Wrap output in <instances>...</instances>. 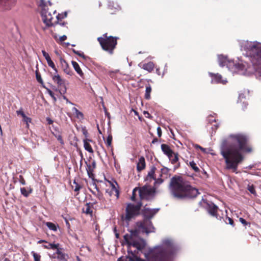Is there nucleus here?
Here are the masks:
<instances>
[{
  "label": "nucleus",
  "mask_w": 261,
  "mask_h": 261,
  "mask_svg": "<svg viewBox=\"0 0 261 261\" xmlns=\"http://www.w3.org/2000/svg\"><path fill=\"white\" fill-rule=\"evenodd\" d=\"M229 139L228 145L221 147L220 153L225 160V169L237 173L239 165L244 160L242 153H250L252 148L245 135H231Z\"/></svg>",
  "instance_id": "obj_1"
},
{
  "label": "nucleus",
  "mask_w": 261,
  "mask_h": 261,
  "mask_svg": "<svg viewBox=\"0 0 261 261\" xmlns=\"http://www.w3.org/2000/svg\"><path fill=\"white\" fill-rule=\"evenodd\" d=\"M169 189L171 195L178 199H193L200 194L197 189L180 176L175 175L170 179Z\"/></svg>",
  "instance_id": "obj_2"
},
{
  "label": "nucleus",
  "mask_w": 261,
  "mask_h": 261,
  "mask_svg": "<svg viewBox=\"0 0 261 261\" xmlns=\"http://www.w3.org/2000/svg\"><path fill=\"white\" fill-rule=\"evenodd\" d=\"M244 48L248 56L250 57L252 64L261 69V43L246 42Z\"/></svg>",
  "instance_id": "obj_3"
},
{
  "label": "nucleus",
  "mask_w": 261,
  "mask_h": 261,
  "mask_svg": "<svg viewBox=\"0 0 261 261\" xmlns=\"http://www.w3.org/2000/svg\"><path fill=\"white\" fill-rule=\"evenodd\" d=\"M139 192V200L141 202L143 200L150 201L154 199L156 194V188L151 187L148 185H145L142 187H135L132 192L130 200L132 201H136V192Z\"/></svg>",
  "instance_id": "obj_4"
},
{
  "label": "nucleus",
  "mask_w": 261,
  "mask_h": 261,
  "mask_svg": "<svg viewBox=\"0 0 261 261\" xmlns=\"http://www.w3.org/2000/svg\"><path fill=\"white\" fill-rule=\"evenodd\" d=\"M165 247L155 251L153 253L154 261H173L174 253L172 243L170 240H166L163 242Z\"/></svg>",
  "instance_id": "obj_5"
},
{
  "label": "nucleus",
  "mask_w": 261,
  "mask_h": 261,
  "mask_svg": "<svg viewBox=\"0 0 261 261\" xmlns=\"http://www.w3.org/2000/svg\"><path fill=\"white\" fill-rule=\"evenodd\" d=\"M107 34H104L102 37H98L97 40L102 49L112 55L114 53V49L116 48L117 44V40L119 38L112 36H107Z\"/></svg>",
  "instance_id": "obj_6"
},
{
  "label": "nucleus",
  "mask_w": 261,
  "mask_h": 261,
  "mask_svg": "<svg viewBox=\"0 0 261 261\" xmlns=\"http://www.w3.org/2000/svg\"><path fill=\"white\" fill-rule=\"evenodd\" d=\"M134 202L136 203V204L131 203L127 204L124 218V220L126 221L129 222L133 218H134L140 214V211L142 206V202L138 201V199H136V201Z\"/></svg>",
  "instance_id": "obj_7"
},
{
  "label": "nucleus",
  "mask_w": 261,
  "mask_h": 261,
  "mask_svg": "<svg viewBox=\"0 0 261 261\" xmlns=\"http://www.w3.org/2000/svg\"><path fill=\"white\" fill-rule=\"evenodd\" d=\"M127 245V252L129 254L132 256H135L138 253V250L141 251L145 246V244L143 241H139L138 239L130 241L129 243H126Z\"/></svg>",
  "instance_id": "obj_8"
},
{
  "label": "nucleus",
  "mask_w": 261,
  "mask_h": 261,
  "mask_svg": "<svg viewBox=\"0 0 261 261\" xmlns=\"http://www.w3.org/2000/svg\"><path fill=\"white\" fill-rule=\"evenodd\" d=\"M136 225L139 229L141 230L142 232L148 234L155 232V229L150 220L143 219L142 221H138Z\"/></svg>",
  "instance_id": "obj_9"
},
{
  "label": "nucleus",
  "mask_w": 261,
  "mask_h": 261,
  "mask_svg": "<svg viewBox=\"0 0 261 261\" xmlns=\"http://www.w3.org/2000/svg\"><path fill=\"white\" fill-rule=\"evenodd\" d=\"M202 202L205 204V208L209 214H210L212 216L216 218L217 219L221 220V218H223V217H220L218 218V207L213 202H207L206 200H202V201H200L199 203L200 205H202Z\"/></svg>",
  "instance_id": "obj_10"
},
{
  "label": "nucleus",
  "mask_w": 261,
  "mask_h": 261,
  "mask_svg": "<svg viewBox=\"0 0 261 261\" xmlns=\"http://www.w3.org/2000/svg\"><path fill=\"white\" fill-rule=\"evenodd\" d=\"M41 16L43 22L46 25L50 26L53 25L56 22V21H53L54 16L51 12H49L45 8H43L41 11Z\"/></svg>",
  "instance_id": "obj_11"
},
{
  "label": "nucleus",
  "mask_w": 261,
  "mask_h": 261,
  "mask_svg": "<svg viewBox=\"0 0 261 261\" xmlns=\"http://www.w3.org/2000/svg\"><path fill=\"white\" fill-rule=\"evenodd\" d=\"M159 210L160 208L150 209L148 207H144L141 211V214L143 217V219H148L150 220V219L158 213Z\"/></svg>",
  "instance_id": "obj_12"
},
{
  "label": "nucleus",
  "mask_w": 261,
  "mask_h": 261,
  "mask_svg": "<svg viewBox=\"0 0 261 261\" xmlns=\"http://www.w3.org/2000/svg\"><path fill=\"white\" fill-rule=\"evenodd\" d=\"M52 79L58 85V87L60 88V92L62 93V91H63L64 93L66 92V87L64 81L61 76L57 73H56L55 75H52Z\"/></svg>",
  "instance_id": "obj_13"
},
{
  "label": "nucleus",
  "mask_w": 261,
  "mask_h": 261,
  "mask_svg": "<svg viewBox=\"0 0 261 261\" xmlns=\"http://www.w3.org/2000/svg\"><path fill=\"white\" fill-rule=\"evenodd\" d=\"M139 231L137 229L131 230L129 233H127L123 236L124 240L126 243H129L130 241L138 239Z\"/></svg>",
  "instance_id": "obj_14"
},
{
  "label": "nucleus",
  "mask_w": 261,
  "mask_h": 261,
  "mask_svg": "<svg viewBox=\"0 0 261 261\" xmlns=\"http://www.w3.org/2000/svg\"><path fill=\"white\" fill-rule=\"evenodd\" d=\"M210 76L212 77L211 83L213 84H225L227 81L222 79L221 74L219 73H209Z\"/></svg>",
  "instance_id": "obj_15"
},
{
  "label": "nucleus",
  "mask_w": 261,
  "mask_h": 261,
  "mask_svg": "<svg viewBox=\"0 0 261 261\" xmlns=\"http://www.w3.org/2000/svg\"><path fill=\"white\" fill-rule=\"evenodd\" d=\"M53 37L55 39V40L56 41V42L58 43L62 44L63 45H64L65 47H68V46L70 45V43L68 42L63 43V42L64 41H65V40L67 39V36L66 35H63V36L60 37L59 38H58V37L56 34H53Z\"/></svg>",
  "instance_id": "obj_16"
},
{
  "label": "nucleus",
  "mask_w": 261,
  "mask_h": 261,
  "mask_svg": "<svg viewBox=\"0 0 261 261\" xmlns=\"http://www.w3.org/2000/svg\"><path fill=\"white\" fill-rule=\"evenodd\" d=\"M161 149L164 153L168 157V158H170V156H173L174 152L169 145L165 144H162L161 145Z\"/></svg>",
  "instance_id": "obj_17"
},
{
  "label": "nucleus",
  "mask_w": 261,
  "mask_h": 261,
  "mask_svg": "<svg viewBox=\"0 0 261 261\" xmlns=\"http://www.w3.org/2000/svg\"><path fill=\"white\" fill-rule=\"evenodd\" d=\"M156 170V168L154 166H152L150 171L148 172L147 175L145 178V180H148L150 182L152 180L155 179L156 176L155 173Z\"/></svg>",
  "instance_id": "obj_18"
},
{
  "label": "nucleus",
  "mask_w": 261,
  "mask_h": 261,
  "mask_svg": "<svg viewBox=\"0 0 261 261\" xmlns=\"http://www.w3.org/2000/svg\"><path fill=\"white\" fill-rule=\"evenodd\" d=\"M146 167L145 160L143 156H141L137 163V170L138 172H140L145 169Z\"/></svg>",
  "instance_id": "obj_19"
},
{
  "label": "nucleus",
  "mask_w": 261,
  "mask_h": 261,
  "mask_svg": "<svg viewBox=\"0 0 261 261\" xmlns=\"http://www.w3.org/2000/svg\"><path fill=\"white\" fill-rule=\"evenodd\" d=\"M140 66L143 69L149 72H151L154 69V65L152 62H149L146 63L142 64Z\"/></svg>",
  "instance_id": "obj_20"
},
{
  "label": "nucleus",
  "mask_w": 261,
  "mask_h": 261,
  "mask_svg": "<svg viewBox=\"0 0 261 261\" xmlns=\"http://www.w3.org/2000/svg\"><path fill=\"white\" fill-rule=\"evenodd\" d=\"M82 212L86 215H89L92 217L93 214L92 206L90 203H86L85 206L82 208Z\"/></svg>",
  "instance_id": "obj_21"
},
{
  "label": "nucleus",
  "mask_w": 261,
  "mask_h": 261,
  "mask_svg": "<svg viewBox=\"0 0 261 261\" xmlns=\"http://www.w3.org/2000/svg\"><path fill=\"white\" fill-rule=\"evenodd\" d=\"M218 60L220 66L222 67L227 66V63L229 62L227 58L223 55L218 56Z\"/></svg>",
  "instance_id": "obj_22"
},
{
  "label": "nucleus",
  "mask_w": 261,
  "mask_h": 261,
  "mask_svg": "<svg viewBox=\"0 0 261 261\" xmlns=\"http://www.w3.org/2000/svg\"><path fill=\"white\" fill-rule=\"evenodd\" d=\"M61 63L64 72L68 74L71 75V71L67 62L64 59H61Z\"/></svg>",
  "instance_id": "obj_23"
},
{
  "label": "nucleus",
  "mask_w": 261,
  "mask_h": 261,
  "mask_svg": "<svg viewBox=\"0 0 261 261\" xmlns=\"http://www.w3.org/2000/svg\"><path fill=\"white\" fill-rule=\"evenodd\" d=\"M145 87L144 98L146 100H149L151 98L150 93L152 91V88L151 85L149 84L146 85Z\"/></svg>",
  "instance_id": "obj_24"
},
{
  "label": "nucleus",
  "mask_w": 261,
  "mask_h": 261,
  "mask_svg": "<svg viewBox=\"0 0 261 261\" xmlns=\"http://www.w3.org/2000/svg\"><path fill=\"white\" fill-rule=\"evenodd\" d=\"M72 65L74 69V70L76 71V72L82 77H83L84 73L81 70L79 64L74 61L71 62Z\"/></svg>",
  "instance_id": "obj_25"
},
{
  "label": "nucleus",
  "mask_w": 261,
  "mask_h": 261,
  "mask_svg": "<svg viewBox=\"0 0 261 261\" xmlns=\"http://www.w3.org/2000/svg\"><path fill=\"white\" fill-rule=\"evenodd\" d=\"M20 192L22 195H23L24 197H28L29 195L32 193L33 189L31 188H21Z\"/></svg>",
  "instance_id": "obj_26"
},
{
  "label": "nucleus",
  "mask_w": 261,
  "mask_h": 261,
  "mask_svg": "<svg viewBox=\"0 0 261 261\" xmlns=\"http://www.w3.org/2000/svg\"><path fill=\"white\" fill-rule=\"evenodd\" d=\"M89 141H90L91 140H88V139L84 140V148H85L86 150H87V151H88L90 153H93V150L91 145L88 142Z\"/></svg>",
  "instance_id": "obj_27"
},
{
  "label": "nucleus",
  "mask_w": 261,
  "mask_h": 261,
  "mask_svg": "<svg viewBox=\"0 0 261 261\" xmlns=\"http://www.w3.org/2000/svg\"><path fill=\"white\" fill-rule=\"evenodd\" d=\"M94 170L93 169H92L91 166H90V165H87V168H86V170H87V174H88V175L89 176V178L92 179H94V174L93 173V171H94Z\"/></svg>",
  "instance_id": "obj_28"
},
{
  "label": "nucleus",
  "mask_w": 261,
  "mask_h": 261,
  "mask_svg": "<svg viewBox=\"0 0 261 261\" xmlns=\"http://www.w3.org/2000/svg\"><path fill=\"white\" fill-rule=\"evenodd\" d=\"M170 158H169L171 163L172 164H176L178 161V153H174L173 154V156H170Z\"/></svg>",
  "instance_id": "obj_29"
},
{
  "label": "nucleus",
  "mask_w": 261,
  "mask_h": 261,
  "mask_svg": "<svg viewBox=\"0 0 261 261\" xmlns=\"http://www.w3.org/2000/svg\"><path fill=\"white\" fill-rule=\"evenodd\" d=\"M93 185L95 187V188L96 189V191H97V194L96 195L97 198H98L100 200H104L105 198L103 196L102 193L99 191L98 188L97 187V186L96 184L94 183Z\"/></svg>",
  "instance_id": "obj_30"
},
{
  "label": "nucleus",
  "mask_w": 261,
  "mask_h": 261,
  "mask_svg": "<svg viewBox=\"0 0 261 261\" xmlns=\"http://www.w3.org/2000/svg\"><path fill=\"white\" fill-rule=\"evenodd\" d=\"M114 182H115V184L111 186V188H112V191H114L115 192V193H116L115 195H116L117 198H118L119 195V191L115 185H116L117 186H118V184L117 182V181L115 180H114Z\"/></svg>",
  "instance_id": "obj_31"
},
{
  "label": "nucleus",
  "mask_w": 261,
  "mask_h": 261,
  "mask_svg": "<svg viewBox=\"0 0 261 261\" xmlns=\"http://www.w3.org/2000/svg\"><path fill=\"white\" fill-rule=\"evenodd\" d=\"M59 244L49 243L47 245H44V247L48 249H51L57 250V248H59Z\"/></svg>",
  "instance_id": "obj_32"
},
{
  "label": "nucleus",
  "mask_w": 261,
  "mask_h": 261,
  "mask_svg": "<svg viewBox=\"0 0 261 261\" xmlns=\"http://www.w3.org/2000/svg\"><path fill=\"white\" fill-rule=\"evenodd\" d=\"M72 111L76 115V117L78 118H83L84 117L83 114L79 111L76 108L74 107L72 108Z\"/></svg>",
  "instance_id": "obj_33"
},
{
  "label": "nucleus",
  "mask_w": 261,
  "mask_h": 261,
  "mask_svg": "<svg viewBox=\"0 0 261 261\" xmlns=\"http://www.w3.org/2000/svg\"><path fill=\"white\" fill-rule=\"evenodd\" d=\"M46 226L50 230H54V231H57V227L56 225L50 222H47L46 223Z\"/></svg>",
  "instance_id": "obj_34"
},
{
  "label": "nucleus",
  "mask_w": 261,
  "mask_h": 261,
  "mask_svg": "<svg viewBox=\"0 0 261 261\" xmlns=\"http://www.w3.org/2000/svg\"><path fill=\"white\" fill-rule=\"evenodd\" d=\"M35 74H36V80L37 81V82L38 83H39L40 84H41L42 85H43V81L41 77V75H40V73H39V71L38 70H36V72H35Z\"/></svg>",
  "instance_id": "obj_35"
},
{
  "label": "nucleus",
  "mask_w": 261,
  "mask_h": 261,
  "mask_svg": "<svg viewBox=\"0 0 261 261\" xmlns=\"http://www.w3.org/2000/svg\"><path fill=\"white\" fill-rule=\"evenodd\" d=\"M189 165L195 172H198L199 171V168L196 166V164L194 161L190 162Z\"/></svg>",
  "instance_id": "obj_36"
},
{
  "label": "nucleus",
  "mask_w": 261,
  "mask_h": 261,
  "mask_svg": "<svg viewBox=\"0 0 261 261\" xmlns=\"http://www.w3.org/2000/svg\"><path fill=\"white\" fill-rule=\"evenodd\" d=\"M31 254L33 255L34 261H40L41 255L39 253L33 251Z\"/></svg>",
  "instance_id": "obj_37"
},
{
  "label": "nucleus",
  "mask_w": 261,
  "mask_h": 261,
  "mask_svg": "<svg viewBox=\"0 0 261 261\" xmlns=\"http://www.w3.org/2000/svg\"><path fill=\"white\" fill-rule=\"evenodd\" d=\"M112 140H113V137H112V134L110 133L108 135L107 139V141L106 142V145L108 147H110L111 146Z\"/></svg>",
  "instance_id": "obj_38"
},
{
  "label": "nucleus",
  "mask_w": 261,
  "mask_h": 261,
  "mask_svg": "<svg viewBox=\"0 0 261 261\" xmlns=\"http://www.w3.org/2000/svg\"><path fill=\"white\" fill-rule=\"evenodd\" d=\"M46 61L47 62L48 65L49 67H50L51 68H52L55 71L56 73H57L58 72L57 69L56 68V66H55L54 63L52 61L51 59H50Z\"/></svg>",
  "instance_id": "obj_39"
},
{
  "label": "nucleus",
  "mask_w": 261,
  "mask_h": 261,
  "mask_svg": "<svg viewBox=\"0 0 261 261\" xmlns=\"http://www.w3.org/2000/svg\"><path fill=\"white\" fill-rule=\"evenodd\" d=\"M224 220L226 224L228 223L230 225H231L232 226H233V227L234 226V223L233 222V220L231 218L226 216L225 219H224Z\"/></svg>",
  "instance_id": "obj_40"
},
{
  "label": "nucleus",
  "mask_w": 261,
  "mask_h": 261,
  "mask_svg": "<svg viewBox=\"0 0 261 261\" xmlns=\"http://www.w3.org/2000/svg\"><path fill=\"white\" fill-rule=\"evenodd\" d=\"M22 120L26 123V126L27 128H29V123H31L32 121V119L31 118L27 116L26 115L22 118Z\"/></svg>",
  "instance_id": "obj_41"
},
{
  "label": "nucleus",
  "mask_w": 261,
  "mask_h": 261,
  "mask_svg": "<svg viewBox=\"0 0 261 261\" xmlns=\"http://www.w3.org/2000/svg\"><path fill=\"white\" fill-rule=\"evenodd\" d=\"M67 15V12H65L64 13L58 14V15H56V17L57 20H59L66 17Z\"/></svg>",
  "instance_id": "obj_42"
},
{
  "label": "nucleus",
  "mask_w": 261,
  "mask_h": 261,
  "mask_svg": "<svg viewBox=\"0 0 261 261\" xmlns=\"http://www.w3.org/2000/svg\"><path fill=\"white\" fill-rule=\"evenodd\" d=\"M155 180L154 182V187H155L158 185H161L164 182V179H163L160 176L159 178H156L155 177V179H154Z\"/></svg>",
  "instance_id": "obj_43"
},
{
  "label": "nucleus",
  "mask_w": 261,
  "mask_h": 261,
  "mask_svg": "<svg viewBox=\"0 0 261 261\" xmlns=\"http://www.w3.org/2000/svg\"><path fill=\"white\" fill-rule=\"evenodd\" d=\"M72 51L76 55H77V56L83 58V59H86V56H85V55L84 54V53L82 51H77V50H76L75 49H72Z\"/></svg>",
  "instance_id": "obj_44"
},
{
  "label": "nucleus",
  "mask_w": 261,
  "mask_h": 261,
  "mask_svg": "<svg viewBox=\"0 0 261 261\" xmlns=\"http://www.w3.org/2000/svg\"><path fill=\"white\" fill-rule=\"evenodd\" d=\"M109 7L112 9L113 8L115 9L119 10L120 9L119 6L117 4H115L113 2H109Z\"/></svg>",
  "instance_id": "obj_45"
},
{
  "label": "nucleus",
  "mask_w": 261,
  "mask_h": 261,
  "mask_svg": "<svg viewBox=\"0 0 261 261\" xmlns=\"http://www.w3.org/2000/svg\"><path fill=\"white\" fill-rule=\"evenodd\" d=\"M248 190L252 194L255 195L256 191L253 185H249L248 187Z\"/></svg>",
  "instance_id": "obj_46"
},
{
  "label": "nucleus",
  "mask_w": 261,
  "mask_h": 261,
  "mask_svg": "<svg viewBox=\"0 0 261 261\" xmlns=\"http://www.w3.org/2000/svg\"><path fill=\"white\" fill-rule=\"evenodd\" d=\"M169 172L168 168L166 167H163L161 169V174L160 175V177L162 176L163 174H167Z\"/></svg>",
  "instance_id": "obj_47"
},
{
  "label": "nucleus",
  "mask_w": 261,
  "mask_h": 261,
  "mask_svg": "<svg viewBox=\"0 0 261 261\" xmlns=\"http://www.w3.org/2000/svg\"><path fill=\"white\" fill-rule=\"evenodd\" d=\"M135 259H133L132 257L129 256V257H128L129 259V260L130 261H145V260L139 257H137L136 254L135 255V256H133Z\"/></svg>",
  "instance_id": "obj_48"
},
{
  "label": "nucleus",
  "mask_w": 261,
  "mask_h": 261,
  "mask_svg": "<svg viewBox=\"0 0 261 261\" xmlns=\"http://www.w3.org/2000/svg\"><path fill=\"white\" fill-rule=\"evenodd\" d=\"M73 184H75V189H74V191L75 192H79V191L80 190V189L82 188V186L79 185V184H77L75 180H74L73 181Z\"/></svg>",
  "instance_id": "obj_49"
},
{
  "label": "nucleus",
  "mask_w": 261,
  "mask_h": 261,
  "mask_svg": "<svg viewBox=\"0 0 261 261\" xmlns=\"http://www.w3.org/2000/svg\"><path fill=\"white\" fill-rule=\"evenodd\" d=\"M42 53L46 61L51 59L48 54L44 50H42Z\"/></svg>",
  "instance_id": "obj_50"
},
{
  "label": "nucleus",
  "mask_w": 261,
  "mask_h": 261,
  "mask_svg": "<svg viewBox=\"0 0 261 261\" xmlns=\"http://www.w3.org/2000/svg\"><path fill=\"white\" fill-rule=\"evenodd\" d=\"M240 222L244 225L246 226L249 225L250 226V224L249 222H247L244 218H240L239 219Z\"/></svg>",
  "instance_id": "obj_51"
},
{
  "label": "nucleus",
  "mask_w": 261,
  "mask_h": 261,
  "mask_svg": "<svg viewBox=\"0 0 261 261\" xmlns=\"http://www.w3.org/2000/svg\"><path fill=\"white\" fill-rule=\"evenodd\" d=\"M19 182L22 185H25V180L24 178H23V176L21 175H20L19 176Z\"/></svg>",
  "instance_id": "obj_52"
},
{
  "label": "nucleus",
  "mask_w": 261,
  "mask_h": 261,
  "mask_svg": "<svg viewBox=\"0 0 261 261\" xmlns=\"http://www.w3.org/2000/svg\"><path fill=\"white\" fill-rule=\"evenodd\" d=\"M16 114H17V115H20L22 117V118L24 117V116H25L24 113L23 112L22 109L17 111Z\"/></svg>",
  "instance_id": "obj_53"
},
{
  "label": "nucleus",
  "mask_w": 261,
  "mask_h": 261,
  "mask_svg": "<svg viewBox=\"0 0 261 261\" xmlns=\"http://www.w3.org/2000/svg\"><path fill=\"white\" fill-rule=\"evenodd\" d=\"M47 91L49 95L54 99V101H56L57 100V99L55 96L54 93L53 92V91L50 89H47Z\"/></svg>",
  "instance_id": "obj_54"
},
{
  "label": "nucleus",
  "mask_w": 261,
  "mask_h": 261,
  "mask_svg": "<svg viewBox=\"0 0 261 261\" xmlns=\"http://www.w3.org/2000/svg\"><path fill=\"white\" fill-rule=\"evenodd\" d=\"M207 119L210 122H216V119L213 116H211V115H210L208 117Z\"/></svg>",
  "instance_id": "obj_55"
},
{
  "label": "nucleus",
  "mask_w": 261,
  "mask_h": 261,
  "mask_svg": "<svg viewBox=\"0 0 261 261\" xmlns=\"http://www.w3.org/2000/svg\"><path fill=\"white\" fill-rule=\"evenodd\" d=\"M157 134L159 137H161L162 136V132L160 127L158 126L157 127Z\"/></svg>",
  "instance_id": "obj_56"
},
{
  "label": "nucleus",
  "mask_w": 261,
  "mask_h": 261,
  "mask_svg": "<svg viewBox=\"0 0 261 261\" xmlns=\"http://www.w3.org/2000/svg\"><path fill=\"white\" fill-rule=\"evenodd\" d=\"M57 138L58 140L60 141L61 144H64V141H63L62 137L61 135H59L58 137H57Z\"/></svg>",
  "instance_id": "obj_57"
},
{
  "label": "nucleus",
  "mask_w": 261,
  "mask_h": 261,
  "mask_svg": "<svg viewBox=\"0 0 261 261\" xmlns=\"http://www.w3.org/2000/svg\"><path fill=\"white\" fill-rule=\"evenodd\" d=\"M9 0H0V6H5Z\"/></svg>",
  "instance_id": "obj_58"
},
{
  "label": "nucleus",
  "mask_w": 261,
  "mask_h": 261,
  "mask_svg": "<svg viewBox=\"0 0 261 261\" xmlns=\"http://www.w3.org/2000/svg\"><path fill=\"white\" fill-rule=\"evenodd\" d=\"M82 131H83V134L86 136L87 137L88 134V131L86 129V128L85 127L84 128H83L82 129Z\"/></svg>",
  "instance_id": "obj_59"
},
{
  "label": "nucleus",
  "mask_w": 261,
  "mask_h": 261,
  "mask_svg": "<svg viewBox=\"0 0 261 261\" xmlns=\"http://www.w3.org/2000/svg\"><path fill=\"white\" fill-rule=\"evenodd\" d=\"M90 166L91 167L94 169L95 168H96V162L95 161H93L92 162V164L90 165Z\"/></svg>",
  "instance_id": "obj_60"
},
{
  "label": "nucleus",
  "mask_w": 261,
  "mask_h": 261,
  "mask_svg": "<svg viewBox=\"0 0 261 261\" xmlns=\"http://www.w3.org/2000/svg\"><path fill=\"white\" fill-rule=\"evenodd\" d=\"M114 231L115 232V236L117 239H118L119 238V234L116 232V229L115 228Z\"/></svg>",
  "instance_id": "obj_61"
},
{
  "label": "nucleus",
  "mask_w": 261,
  "mask_h": 261,
  "mask_svg": "<svg viewBox=\"0 0 261 261\" xmlns=\"http://www.w3.org/2000/svg\"><path fill=\"white\" fill-rule=\"evenodd\" d=\"M158 141V138H154L152 140V142H151V143L152 144H154L156 142H157Z\"/></svg>",
  "instance_id": "obj_62"
},
{
  "label": "nucleus",
  "mask_w": 261,
  "mask_h": 261,
  "mask_svg": "<svg viewBox=\"0 0 261 261\" xmlns=\"http://www.w3.org/2000/svg\"><path fill=\"white\" fill-rule=\"evenodd\" d=\"M180 167V163L178 162L177 163V165L175 166L174 169H176Z\"/></svg>",
  "instance_id": "obj_63"
},
{
  "label": "nucleus",
  "mask_w": 261,
  "mask_h": 261,
  "mask_svg": "<svg viewBox=\"0 0 261 261\" xmlns=\"http://www.w3.org/2000/svg\"><path fill=\"white\" fill-rule=\"evenodd\" d=\"M144 114L145 115L146 114H147V116H146L148 118H150L151 117L150 115L149 114V113L148 112H146L145 111L144 112Z\"/></svg>",
  "instance_id": "obj_64"
}]
</instances>
